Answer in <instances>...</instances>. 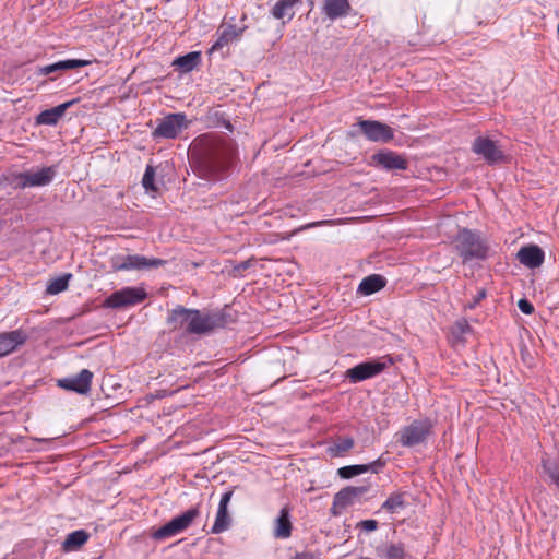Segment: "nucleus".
Segmentation results:
<instances>
[{"mask_svg": "<svg viewBox=\"0 0 559 559\" xmlns=\"http://www.w3.org/2000/svg\"><path fill=\"white\" fill-rule=\"evenodd\" d=\"M431 431L432 423L430 419H417L403 427L396 433V440L405 448H413L424 443L431 435Z\"/></svg>", "mask_w": 559, "mask_h": 559, "instance_id": "nucleus-5", "label": "nucleus"}, {"mask_svg": "<svg viewBox=\"0 0 559 559\" xmlns=\"http://www.w3.org/2000/svg\"><path fill=\"white\" fill-rule=\"evenodd\" d=\"M146 292L140 287H123L114 292L104 300V307L111 309L138 305L146 298Z\"/></svg>", "mask_w": 559, "mask_h": 559, "instance_id": "nucleus-8", "label": "nucleus"}, {"mask_svg": "<svg viewBox=\"0 0 559 559\" xmlns=\"http://www.w3.org/2000/svg\"><path fill=\"white\" fill-rule=\"evenodd\" d=\"M165 264L166 261L163 259L141 254H115L110 258V266L115 272L151 270Z\"/></svg>", "mask_w": 559, "mask_h": 559, "instance_id": "nucleus-4", "label": "nucleus"}, {"mask_svg": "<svg viewBox=\"0 0 559 559\" xmlns=\"http://www.w3.org/2000/svg\"><path fill=\"white\" fill-rule=\"evenodd\" d=\"M455 251L462 258L463 263L473 260H486L489 247L480 234L476 230L462 228L454 236L452 241Z\"/></svg>", "mask_w": 559, "mask_h": 559, "instance_id": "nucleus-2", "label": "nucleus"}, {"mask_svg": "<svg viewBox=\"0 0 559 559\" xmlns=\"http://www.w3.org/2000/svg\"><path fill=\"white\" fill-rule=\"evenodd\" d=\"M358 127L372 142L388 143L394 138L392 128L377 120H360Z\"/></svg>", "mask_w": 559, "mask_h": 559, "instance_id": "nucleus-11", "label": "nucleus"}, {"mask_svg": "<svg viewBox=\"0 0 559 559\" xmlns=\"http://www.w3.org/2000/svg\"><path fill=\"white\" fill-rule=\"evenodd\" d=\"M247 29V26L243 25L241 27H237L235 24L231 23H223L218 27L216 35L217 38L215 43L212 45V47L209 50V53H213L214 51L221 50L222 48L228 46L234 40L239 39L245 31Z\"/></svg>", "mask_w": 559, "mask_h": 559, "instance_id": "nucleus-13", "label": "nucleus"}, {"mask_svg": "<svg viewBox=\"0 0 559 559\" xmlns=\"http://www.w3.org/2000/svg\"><path fill=\"white\" fill-rule=\"evenodd\" d=\"M190 312H192V309L182 306L176 307L170 311L167 318L168 325H170L173 330H182L188 333V322L191 319Z\"/></svg>", "mask_w": 559, "mask_h": 559, "instance_id": "nucleus-23", "label": "nucleus"}, {"mask_svg": "<svg viewBox=\"0 0 559 559\" xmlns=\"http://www.w3.org/2000/svg\"><path fill=\"white\" fill-rule=\"evenodd\" d=\"M354 444L355 440L353 437L338 438L326 448V452L332 457H342L354 448Z\"/></svg>", "mask_w": 559, "mask_h": 559, "instance_id": "nucleus-30", "label": "nucleus"}, {"mask_svg": "<svg viewBox=\"0 0 559 559\" xmlns=\"http://www.w3.org/2000/svg\"><path fill=\"white\" fill-rule=\"evenodd\" d=\"M93 373L88 369H82L73 377L58 380V386L79 394H87L91 391Z\"/></svg>", "mask_w": 559, "mask_h": 559, "instance_id": "nucleus-12", "label": "nucleus"}, {"mask_svg": "<svg viewBox=\"0 0 559 559\" xmlns=\"http://www.w3.org/2000/svg\"><path fill=\"white\" fill-rule=\"evenodd\" d=\"M76 100H70L66 102L63 104H60L56 107H52L50 109H46L41 111L36 117L37 124H45V126H55L58 123V121L63 117L66 114V110L75 103Z\"/></svg>", "mask_w": 559, "mask_h": 559, "instance_id": "nucleus-21", "label": "nucleus"}, {"mask_svg": "<svg viewBox=\"0 0 559 559\" xmlns=\"http://www.w3.org/2000/svg\"><path fill=\"white\" fill-rule=\"evenodd\" d=\"M188 127L187 117L182 112L169 114L158 120L155 130L152 132L153 139H175L183 129Z\"/></svg>", "mask_w": 559, "mask_h": 559, "instance_id": "nucleus-9", "label": "nucleus"}, {"mask_svg": "<svg viewBox=\"0 0 559 559\" xmlns=\"http://www.w3.org/2000/svg\"><path fill=\"white\" fill-rule=\"evenodd\" d=\"M368 491V488L365 486L359 487H346L340 490L333 499V510L335 509H345L350 504H354L364 493ZM336 514V511H333Z\"/></svg>", "mask_w": 559, "mask_h": 559, "instance_id": "nucleus-18", "label": "nucleus"}, {"mask_svg": "<svg viewBox=\"0 0 559 559\" xmlns=\"http://www.w3.org/2000/svg\"><path fill=\"white\" fill-rule=\"evenodd\" d=\"M190 153L204 176H214L233 163L237 148L230 138L202 134L192 142Z\"/></svg>", "mask_w": 559, "mask_h": 559, "instance_id": "nucleus-1", "label": "nucleus"}, {"mask_svg": "<svg viewBox=\"0 0 559 559\" xmlns=\"http://www.w3.org/2000/svg\"><path fill=\"white\" fill-rule=\"evenodd\" d=\"M385 285L386 280L382 275L371 274L360 282L357 292L360 295L369 296L381 290Z\"/></svg>", "mask_w": 559, "mask_h": 559, "instance_id": "nucleus-26", "label": "nucleus"}, {"mask_svg": "<svg viewBox=\"0 0 559 559\" xmlns=\"http://www.w3.org/2000/svg\"><path fill=\"white\" fill-rule=\"evenodd\" d=\"M384 466V462L378 459L369 464L348 465L338 468L337 474L344 479H349L360 474L372 472L378 473Z\"/></svg>", "mask_w": 559, "mask_h": 559, "instance_id": "nucleus-20", "label": "nucleus"}, {"mask_svg": "<svg viewBox=\"0 0 559 559\" xmlns=\"http://www.w3.org/2000/svg\"><path fill=\"white\" fill-rule=\"evenodd\" d=\"M234 491L228 490L221 497L214 524L211 527L212 534H221L227 531L233 522L231 515L228 512V506L231 501Z\"/></svg>", "mask_w": 559, "mask_h": 559, "instance_id": "nucleus-14", "label": "nucleus"}, {"mask_svg": "<svg viewBox=\"0 0 559 559\" xmlns=\"http://www.w3.org/2000/svg\"><path fill=\"white\" fill-rule=\"evenodd\" d=\"M142 185L146 191H156L157 188L155 186V169L153 166L147 165L145 168V173L142 178Z\"/></svg>", "mask_w": 559, "mask_h": 559, "instance_id": "nucleus-35", "label": "nucleus"}, {"mask_svg": "<svg viewBox=\"0 0 559 559\" xmlns=\"http://www.w3.org/2000/svg\"><path fill=\"white\" fill-rule=\"evenodd\" d=\"M290 559H316L314 556L310 552H299V554H296L293 558Z\"/></svg>", "mask_w": 559, "mask_h": 559, "instance_id": "nucleus-39", "label": "nucleus"}, {"mask_svg": "<svg viewBox=\"0 0 559 559\" xmlns=\"http://www.w3.org/2000/svg\"><path fill=\"white\" fill-rule=\"evenodd\" d=\"M405 507L404 493L393 492L383 503L382 509L394 513Z\"/></svg>", "mask_w": 559, "mask_h": 559, "instance_id": "nucleus-32", "label": "nucleus"}, {"mask_svg": "<svg viewBox=\"0 0 559 559\" xmlns=\"http://www.w3.org/2000/svg\"><path fill=\"white\" fill-rule=\"evenodd\" d=\"M90 64V61L83 59H68L61 60L48 66L40 67L38 73L41 75H48L57 71H68Z\"/></svg>", "mask_w": 559, "mask_h": 559, "instance_id": "nucleus-24", "label": "nucleus"}, {"mask_svg": "<svg viewBox=\"0 0 559 559\" xmlns=\"http://www.w3.org/2000/svg\"><path fill=\"white\" fill-rule=\"evenodd\" d=\"M90 535L84 530H78L67 535L62 543L64 551H74L82 547L88 539Z\"/></svg>", "mask_w": 559, "mask_h": 559, "instance_id": "nucleus-29", "label": "nucleus"}, {"mask_svg": "<svg viewBox=\"0 0 559 559\" xmlns=\"http://www.w3.org/2000/svg\"><path fill=\"white\" fill-rule=\"evenodd\" d=\"M191 319L188 322V334H205L216 326L213 316L202 314L199 310L192 309Z\"/></svg>", "mask_w": 559, "mask_h": 559, "instance_id": "nucleus-16", "label": "nucleus"}, {"mask_svg": "<svg viewBox=\"0 0 559 559\" xmlns=\"http://www.w3.org/2000/svg\"><path fill=\"white\" fill-rule=\"evenodd\" d=\"M485 297H486V290L480 289V290H478L477 295L473 298V300L469 304H467L465 307L468 309H474L480 302V300H483Z\"/></svg>", "mask_w": 559, "mask_h": 559, "instance_id": "nucleus-38", "label": "nucleus"}, {"mask_svg": "<svg viewBox=\"0 0 559 559\" xmlns=\"http://www.w3.org/2000/svg\"><path fill=\"white\" fill-rule=\"evenodd\" d=\"M378 521L376 520H364L357 524V527H360L366 532H373L378 528Z\"/></svg>", "mask_w": 559, "mask_h": 559, "instance_id": "nucleus-36", "label": "nucleus"}, {"mask_svg": "<svg viewBox=\"0 0 559 559\" xmlns=\"http://www.w3.org/2000/svg\"><path fill=\"white\" fill-rule=\"evenodd\" d=\"M57 175L56 166H46L36 170H27L13 176L11 183L19 189L44 187L49 185Z\"/></svg>", "mask_w": 559, "mask_h": 559, "instance_id": "nucleus-6", "label": "nucleus"}, {"mask_svg": "<svg viewBox=\"0 0 559 559\" xmlns=\"http://www.w3.org/2000/svg\"><path fill=\"white\" fill-rule=\"evenodd\" d=\"M474 154L480 156L488 165L502 163L506 158L496 141L488 136H477L472 143Z\"/></svg>", "mask_w": 559, "mask_h": 559, "instance_id": "nucleus-10", "label": "nucleus"}, {"mask_svg": "<svg viewBox=\"0 0 559 559\" xmlns=\"http://www.w3.org/2000/svg\"><path fill=\"white\" fill-rule=\"evenodd\" d=\"M71 274H64L60 277H57L55 280H52L48 285H47V293L48 294H51V295H56V294H59L63 290H66L68 288V285H69V280L71 278Z\"/></svg>", "mask_w": 559, "mask_h": 559, "instance_id": "nucleus-33", "label": "nucleus"}, {"mask_svg": "<svg viewBox=\"0 0 559 559\" xmlns=\"http://www.w3.org/2000/svg\"><path fill=\"white\" fill-rule=\"evenodd\" d=\"M391 365H393V359L390 356H383L377 360H367L347 369L346 377L352 383H358L377 377Z\"/></svg>", "mask_w": 559, "mask_h": 559, "instance_id": "nucleus-7", "label": "nucleus"}, {"mask_svg": "<svg viewBox=\"0 0 559 559\" xmlns=\"http://www.w3.org/2000/svg\"><path fill=\"white\" fill-rule=\"evenodd\" d=\"M518 307L525 314H532L534 312V306L525 298L519 300Z\"/></svg>", "mask_w": 559, "mask_h": 559, "instance_id": "nucleus-37", "label": "nucleus"}, {"mask_svg": "<svg viewBox=\"0 0 559 559\" xmlns=\"http://www.w3.org/2000/svg\"><path fill=\"white\" fill-rule=\"evenodd\" d=\"M299 3H301V0H278L273 5L271 14L276 20L287 17L290 21L295 15L294 8Z\"/></svg>", "mask_w": 559, "mask_h": 559, "instance_id": "nucleus-28", "label": "nucleus"}, {"mask_svg": "<svg viewBox=\"0 0 559 559\" xmlns=\"http://www.w3.org/2000/svg\"><path fill=\"white\" fill-rule=\"evenodd\" d=\"M352 7L348 0H323L322 13L330 20H336L346 16Z\"/></svg>", "mask_w": 559, "mask_h": 559, "instance_id": "nucleus-22", "label": "nucleus"}, {"mask_svg": "<svg viewBox=\"0 0 559 559\" xmlns=\"http://www.w3.org/2000/svg\"><path fill=\"white\" fill-rule=\"evenodd\" d=\"M27 338V333L21 329L0 333V358L20 348L25 344Z\"/></svg>", "mask_w": 559, "mask_h": 559, "instance_id": "nucleus-15", "label": "nucleus"}, {"mask_svg": "<svg viewBox=\"0 0 559 559\" xmlns=\"http://www.w3.org/2000/svg\"><path fill=\"white\" fill-rule=\"evenodd\" d=\"M382 557L384 559H403L405 557L404 545L401 543L388 545Z\"/></svg>", "mask_w": 559, "mask_h": 559, "instance_id": "nucleus-34", "label": "nucleus"}, {"mask_svg": "<svg viewBox=\"0 0 559 559\" xmlns=\"http://www.w3.org/2000/svg\"><path fill=\"white\" fill-rule=\"evenodd\" d=\"M516 257L523 265L530 269L540 266L545 260V253L537 245L522 247Z\"/></svg>", "mask_w": 559, "mask_h": 559, "instance_id": "nucleus-19", "label": "nucleus"}, {"mask_svg": "<svg viewBox=\"0 0 559 559\" xmlns=\"http://www.w3.org/2000/svg\"><path fill=\"white\" fill-rule=\"evenodd\" d=\"M292 528L289 510L287 507H284L275 520L273 535L276 538L286 539L292 535Z\"/></svg>", "mask_w": 559, "mask_h": 559, "instance_id": "nucleus-25", "label": "nucleus"}, {"mask_svg": "<svg viewBox=\"0 0 559 559\" xmlns=\"http://www.w3.org/2000/svg\"><path fill=\"white\" fill-rule=\"evenodd\" d=\"M200 516V503L191 507L183 513L173 518L165 525L152 530L150 536L156 542H163L188 530L194 520Z\"/></svg>", "mask_w": 559, "mask_h": 559, "instance_id": "nucleus-3", "label": "nucleus"}, {"mask_svg": "<svg viewBox=\"0 0 559 559\" xmlns=\"http://www.w3.org/2000/svg\"><path fill=\"white\" fill-rule=\"evenodd\" d=\"M372 162L376 166H379L385 170L407 168L406 159L392 151H380L373 154Z\"/></svg>", "mask_w": 559, "mask_h": 559, "instance_id": "nucleus-17", "label": "nucleus"}, {"mask_svg": "<svg viewBox=\"0 0 559 559\" xmlns=\"http://www.w3.org/2000/svg\"><path fill=\"white\" fill-rule=\"evenodd\" d=\"M542 465L550 481L559 489V462L544 456L542 459Z\"/></svg>", "mask_w": 559, "mask_h": 559, "instance_id": "nucleus-31", "label": "nucleus"}, {"mask_svg": "<svg viewBox=\"0 0 559 559\" xmlns=\"http://www.w3.org/2000/svg\"><path fill=\"white\" fill-rule=\"evenodd\" d=\"M201 63V52L191 51L183 56L177 57L173 61V66L179 70L181 73L191 72Z\"/></svg>", "mask_w": 559, "mask_h": 559, "instance_id": "nucleus-27", "label": "nucleus"}]
</instances>
